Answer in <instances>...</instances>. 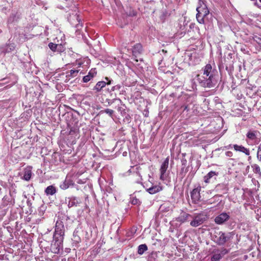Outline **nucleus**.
I'll return each mask as SVG.
<instances>
[{
	"instance_id": "1",
	"label": "nucleus",
	"mask_w": 261,
	"mask_h": 261,
	"mask_svg": "<svg viewBox=\"0 0 261 261\" xmlns=\"http://www.w3.org/2000/svg\"><path fill=\"white\" fill-rule=\"evenodd\" d=\"M201 70L202 72L196 74L194 80L198 82H214L218 80V72L215 66L213 67L211 64H207Z\"/></svg>"
},
{
	"instance_id": "2",
	"label": "nucleus",
	"mask_w": 261,
	"mask_h": 261,
	"mask_svg": "<svg viewBox=\"0 0 261 261\" xmlns=\"http://www.w3.org/2000/svg\"><path fill=\"white\" fill-rule=\"evenodd\" d=\"M196 19L198 22L201 24L205 23V19L210 13L209 10L206 4V2L203 0H199L198 6L196 8Z\"/></svg>"
},
{
	"instance_id": "3",
	"label": "nucleus",
	"mask_w": 261,
	"mask_h": 261,
	"mask_svg": "<svg viewBox=\"0 0 261 261\" xmlns=\"http://www.w3.org/2000/svg\"><path fill=\"white\" fill-rule=\"evenodd\" d=\"M214 241L219 245H224L229 238L227 237L225 233L221 231H216L213 237Z\"/></svg>"
},
{
	"instance_id": "4",
	"label": "nucleus",
	"mask_w": 261,
	"mask_h": 261,
	"mask_svg": "<svg viewBox=\"0 0 261 261\" xmlns=\"http://www.w3.org/2000/svg\"><path fill=\"white\" fill-rule=\"evenodd\" d=\"M193 219L190 222V225L193 227H197L207 219V216L203 213H199L194 217H192Z\"/></svg>"
},
{
	"instance_id": "5",
	"label": "nucleus",
	"mask_w": 261,
	"mask_h": 261,
	"mask_svg": "<svg viewBox=\"0 0 261 261\" xmlns=\"http://www.w3.org/2000/svg\"><path fill=\"white\" fill-rule=\"evenodd\" d=\"M143 47L140 43H137L132 48L133 56L135 58V60L138 61H142V59L140 58V55L143 53Z\"/></svg>"
},
{
	"instance_id": "6",
	"label": "nucleus",
	"mask_w": 261,
	"mask_h": 261,
	"mask_svg": "<svg viewBox=\"0 0 261 261\" xmlns=\"http://www.w3.org/2000/svg\"><path fill=\"white\" fill-rule=\"evenodd\" d=\"M169 157L168 156L165 159L163 163L161 166V168L160 169V179L161 180L164 181L165 179V174L169 166Z\"/></svg>"
},
{
	"instance_id": "7",
	"label": "nucleus",
	"mask_w": 261,
	"mask_h": 261,
	"mask_svg": "<svg viewBox=\"0 0 261 261\" xmlns=\"http://www.w3.org/2000/svg\"><path fill=\"white\" fill-rule=\"evenodd\" d=\"M201 191V187L199 186L194 189L191 193V197L192 202L194 203H197L200 201L201 198L200 192Z\"/></svg>"
},
{
	"instance_id": "8",
	"label": "nucleus",
	"mask_w": 261,
	"mask_h": 261,
	"mask_svg": "<svg viewBox=\"0 0 261 261\" xmlns=\"http://www.w3.org/2000/svg\"><path fill=\"white\" fill-rule=\"evenodd\" d=\"M69 20L73 26L76 28L77 30H79L82 27V23L81 22V19L78 15H74L73 16H71L69 18Z\"/></svg>"
},
{
	"instance_id": "9",
	"label": "nucleus",
	"mask_w": 261,
	"mask_h": 261,
	"mask_svg": "<svg viewBox=\"0 0 261 261\" xmlns=\"http://www.w3.org/2000/svg\"><path fill=\"white\" fill-rule=\"evenodd\" d=\"M229 218V216L226 213H222L215 219V222L217 224H222Z\"/></svg>"
},
{
	"instance_id": "10",
	"label": "nucleus",
	"mask_w": 261,
	"mask_h": 261,
	"mask_svg": "<svg viewBox=\"0 0 261 261\" xmlns=\"http://www.w3.org/2000/svg\"><path fill=\"white\" fill-rule=\"evenodd\" d=\"M234 150L236 151H239L240 152L244 153L246 155H250V150L249 148L245 147L242 145L234 144L233 145Z\"/></svg>"
},
{
	"instance_id": "11",
	"label": "nucleus",
	"mask_w": 261,
	"mask_h": 261,
	"mask_svg": "<svg viewBox=\"0 0 261 261\" xmlns=\"http://www.w3.org/2000/svg\"><path fill=\"white\" fill-rule=\"evenodd\" d=\"M32 168L30 166H28L24 169L23 175L22 177L23 179L26 181L30 180L32 175Z\"/></svg>"
},
{
	"instance_id": "12",
	"label": "nucleus",
	"mask_w": 261,
	"mask_h": 261,
	"mask_svg": "<svg viewBox=\"0 0 261 261\" xmlns=\"http://www.w3.org/2000/svg\"><path fill=\"white\" fill-rule=\"evenodd\" d=\"M163 187L159 184L158 185L152 186L147 189L146 191L150 194H156L163 190Z\"/></svg>"
},
{
	"instance_id": "13",
	"label": "nucleus",
	"mask_w": 261,
	"mask_h": 261,
	"mask_svg": "<svg viewBox=\"0 0 261 261\" xmlns=\"http://www.w3.org/2000/svg\"><path fill=\"white\" fill-rule=\"evenodd\" d=\"M74 184V182L72 179L66 178L65 180L60 184V188L61 189L65 190L69 188L70 186H73Z\"/></svg>"
},
{
	"instance_id": "14",
	"label": "nucleus",
	"mask_w": 261,
	"mask_h": 261,
	"mask_svg": "<svg viewBox=\"0 0 261 261\" xmlns=\"http://www.w3.org/2000/svg\"><path fill=\"white\" fill-rule=\"evenodd\" d=\"M97 74V71L95 68H92L91 69L89 73L88 74L84 76L83 77V82H89L91 80L93 79Z\"/></svg>"
},
{
	"instance_id": "15",
	"label": "nucleus",
	"mask_w": 261,
	"mask_h": 261,
	"mask_svg": "<svg viewBox=\"0 0 261 261\" xmlns=\"http://www.w3.org/2000/svg\"><path fill=\"white\" fill-rule=\"evenodd\" d=\"M81 202L82 201L80 199L75 197H71L69 198L68 206L69 207L76 206Z\"/></svg>"
},
{
	"instance_id": "16",
	"label": "nucleus",
	"mask_w": 261,
	"mask_h": 261,
	"mask_svg": "<svg viewBox=\"0 0 261 261\" xmlns=\"http://www.w3.org/2000/svg\"><path fill=\"white\" fill-rule=\"evenodd\" d=\"M62 243L54 242L51 244L50 251L52 253L58 254L60 252V246Z\"/></svg>"
},
{
	"instance_id": "17",
	"label": "nucleus",
	"mask_w": 261,
	"mask_h": 261,
	"mask_svg": "<svg viewBox=\"0 0 261 261\" xmlns=\"http://www.w3.org/2000/svg\"><path fill=\"white\" fill-rule=\"evenodd\" d=\"M190 217L191 218L192 216L186 212H182L178 217L177 220L180 223H184L188 221Z\"/></svg>"
},
{
	"instance_id": "18",
	"label": "nucleus",
	"mask_w": 261,
	"mask_h": 261,
	"mask_svg": "<svg viewBox=\"0 0 261 261\" xmlns=\"http://www.w3.org/2000/svg\"><path fill=\"white\" fill-rule=\"evenodd\" d=\"M258 134H259V132L257 130H249L246 134V137L250 140L255 141Z\"/></svg>"
},
{
	"instance_id": "19",
	"label": "nucleus",
	"mask_w": 261,
	"mask_h": 261,
	"mask_svg": "<svg viewBox=\"0 0 261 261\" xmlns=\"http://www.w3.org/2000/svg\"><path fill=\"white\" fill-rule=\"evenodd\" d=\"M213 253L214 254L211 257V261H218L222 258V255L219 250H215L213 251Z\"/></svg>"
},
{
	"instance_id": "20",
	"label": "nucleus",
	"mask_w": 261,
	"mask_h": 261,
	"mask_svg": "<svg viewBox=\"0 0 261 261\" xmlns=\"http://www.w3.org/2000/svg\"><path fill=\"white\" fill-rule=\"evenodd\" d=\"M218 175V172L211 171L209 172L206 175L204 176V181L205 183H209L210 179L212 178L214 176Z\"/></svg>"
},
{
	"instance_id": "21",
	"label": "nucleus",
	"mask_w": 261,
	"mask_h": 261,
	"mask_svg": "<svg viewBox=\"0 0 261 261\" xmlns=\"http://www.w3.org/2000/svg\"><path fill=\"white\" fill-rule=\"evenodd\" d=\"M56 192V188L52 185L48 186L45 190V193L47 195H53Z\"/></svg>"
},
{
	"instance_id": "22",
	"label": "nucleus",
	"mask_w": 261,
	"mask_h": 261,
	"mask_svg": "<svg viewBox=\"0 0 261 261\" xmlns=\"http://www.w3.org/2000/svg\"><path fill=\"white\" fill-rule=\"evenodd\" d=\"M64 235L60 234L59 233L55 232L54 234V240L56 242L62 243L63 242Z\"/></svg>"
},
{
	"instance_id": "23",
	"label": "nucleus",
	"mask_w": 261,
	"mask_h": 261,
	"mask_svg": "<svg viewBox=\"0 0 261 261\" xmlns=\"http://www.w3.org/2000/svg\"><path fill=\"white\" fill-rule=\"evenodd\" d=\"M148 248L146 244H141L138 246V253L142 255L147 250Z\"/></svg>"
},
{
	"instance_id": "24",
	"label": "nucleus",
	"mask_w": 261,
	"mask_h": 261,
	"mask_svg": "<svg viewBox=\"0 0 261 261\" xmlns=\"http://www.w3.org/2000/svg\"><path fill=\"white\" fill-rule=\"evenodd\" d=\"M111 83H97V84L94 88V90L99 91L102 88L105 86L106 84L110 85Z\"/></svg>"
},
{
	"instance_id": "25",
	"label": "nucleus",
	"mask_w": 261,
	"mask_h": 261,
	"mask_svg": "<svg viewBox=\"0 0 261 261\" xmlns=\"http://www.w3.org/2000/svg\"><path fill=\"white\" fill-rule=\"evenodd\" d=\"M57 229H64L63 222L61 220H57L56 223V228Z\"/></svg>"
},
{
	"instance_id": "26",
	"label": "nucleus",
	"mask_w": 261,
	"mask_h": 261,
	"mask_svg": "<svg viewBox=\"0 0 261 261\" xmlns=\"http://www.w3.org/2000/svg\"><path fill=\"white\" fill-rule=\"evenodd\" d=\"M253 172L255 173H261L259 166L257 164H254L252 166Z\"/></svg>"
},
{
	"instance_id": "27",
	"label": "nucleus",
	"mask_w": 261,
	"mask_h": 261,
	"mask_svg": "<svg viewBox=\"0 0 261 261\" xmlns=\"http://www.w3.org/2000/svg\"><path fill=\"white\" fill-rule=\"evenodd\" d=\"M79 71V70H73V69L70 70L69 71L70 74H68V73H67L66 76H71L72 77L75 76L77 74Z\"/></svg>"
},
{
	"instance_id": "28",
	"label": "nucleus",
	"mask_w": 261,
	"mask_h": 261,
	"mask_svg": "<svg viewBox=\"0 0 261 261\" xmlns=\"http://www.w3.org/2000/svg\"><path fill=\"white\" fill-rule=\"evenodd\" d=\"M65 48L62 44H57L56 51L59 53H63L65 51Z\"/></svg>"
},
{
	"instance_id": "29",
	"label": "nucleus",
	"mask_w": 261,
	"mask_h": 261,
	"mask_svg": "<svg viewBox=\"0 0 261 261\" xmlns=\"http://www.w3.org/2000/svg\"><path fill=\"white\" fill-rule=\"evenodd\" d=\"M49 48L53 51H56L57 44L50 42L48 44Z\"/></svg>"
},
{
	"instance_id": "30",
	"label": "nucleus",
	"mask_w": 261,
	"mask_h": 261,
	"mask_svg": "<svg viewBox=\"0 0 261 261\" xmlns=\"http://www.w3.org/2000/svg\"><path fill=\"white\" fill-rule=\"evenodd\" d=\"M225 69L228 71V72H231V71L233 70V67L231 63H230L229 65L226 64H225Z\"/></svg>"
},
{
	"instance_id": "31",
	"label": "nucleus",
	"mask_w": 261,
	"mask_h": 261,
	"mask_svg": "<svg viewBox=\"0 0 261 261\" xmlns=\"http://www.w3.org/2000/svg\"><path fill=\"white\" fill-rule=\"evenodd\" d=\"M201 86L204 87L211 88L214 86V83H201Z\"/></svg>"
},
{
	"instance_id": "32",
	"label": "nucleus",
	"mask_w": 261,
	"mask_h": 261,
	"mask_svg": "<svg viewBox=\"0 0 261 261\" xmlns=\"http://www.w3.org/2000/svg\"><path fill=\"white\" fill-rule=\"evenodd\" d=\"M103 112L108 114L111 117H112L113 114L114 113V111L109 109H106L103 110Z\"/></svg>"
},
{
	"instance_id": "33",
	"label": "nucleus",
	"mask_w": 261,
	"mask_h": 261,
	"mask_svg": "<svg viewBox=\"0 0 261 261\" xmlns=\"http://www.w3.org/2000/svg\"><path fill=\"white\" fill-rule=\"evenodd\" d=\"M55 232L59 233V234H61L64 236L65 229H57V228H55Z\"/></svg>"
},
{
	"instance_id": "34",
	"label": "nucleus",
	"mask_w": 261,
	"mask_h": 261,
	"mask_svg": "<svg viewBox=\"0 0 261 261\" xmlns=\"http://www.w3.org/2000/svg\"><path fill=\"white\" fill-rule=\"evenodd\" d=\"M220 252L221 253L222 256L227 253H228V251L226 248H222L221 250H220Z\"/></svg>"
},
{
	"instance_id": "35",
	"label": "nucleus",
	"mask_w": 261,
	"mask_h": 261,
	"mask_svg": "<svg viewBox=\"0 0 261 261\" xmlns=\"http://www.w3.org/2000/svg\"><path fill=\"white\" fill-rule=\"evenodd\" d=\"M225 155L228 157H231L233 155V153L231 151H227L225 152Z\"/></svg>"
},
{
	"instance_id": "36",
	"label": "nucleus",
	"mask_w": 261,
	"mask_h": 261,
	"mask_svg": "<svg viewBox=\"0 0 261 261\" xmlns=\"http://www.w3.org/2000/svg\"><path fill=\"white\" fill-rule=\"evenodd\" d=\"M256 87L255 86L254 88H255ZM246 88L247 89H251V90H253V88H254V86H252L251 84H249V83H248V86H247Z\"/></svg>"
},
{
	"instance_id": "37",
	"label": "nucleus",
	"mask_w": 261,
	"mask_h": 261,
	"mask_svg": "<svg viewBox=\"0 0 261 261\" xmlns=\"http://www.w3.org/2000/svg\"><path fill=\"white\" fill-rule=\"evenodd\" d=\"M116 61V59L113 58H111V57H110L108 59V61L109 62H111V63H113V62L115 61Z\"/></svg>"
},
{
	"instance_id": "38",
	"label": "nucleus",
	"mask_w": 261,
	"mask_h": 261,
	"mask_svg": "<svg viewBox=\"0 0 261 261\" xmlns=\"http://www.w3.org/2000/svg\"><path fill=\"white\" fill-rule=\"evenodd\" d=\"M257 158L258 160L261 161V153H260L259 152H257Z\"/></svg>"
},
{
	"instance_id": "39",
	"label": "nucleus",
	"mask_w": 261,
	"mask_h": 261,
	"mask_svg": "<svg viewBox=\"0 0 261 261\" xmlns=\"http://www.w3.org/2000/svg\"><path fill=\"white\" fill-rule=\"evenodd\" d=\"M257 152H260L261 153V144L259 145L257 149Z\"/></svg>"
},
{
	"instance_id": "40",
	"label": "nucleus",
	"mask_w": 261,
	"mask_h": 261,
	"mask_svg": "<svg viewBox=\"0 0 261 261\" xmlns=\"http://www.w3.org/2000/svg\"><path fill=\"white\" fill-rule=\"evenodd\" d=\"M254 5L255 6H257L258 7H259L256 0H255V2L254 3Z\"/></svg>"
},
{
	"instance_id": "41",
	"label": "nucleus",
	"mask_w": 261,
	"mask_h": 261,
	"mask_svg": "<svg viewBox=\"0 0 261 261\" xmlns=\"http://www.w3.org/2000/svg\"><path fill=\"white\" fill-rule=\"evenodd\" d=\"M223 66V65H220L219 66V70H220V71H221V68H222V67Z\"/></svg>"
},
{
	"instance_id": "42",
	"label": "nucleus",
	"mask_w": 261,
	"mask_h": 261,
	"mask_svg": "<svg viewBox=\"0 0 261 261\" xmlns=\"http://www.w3.org/2000/svg\"><path fill=\"white\" fill-rule=\"evenodd\" d=\"M186 162H187L186 160H182V164L184 165Z\"/></svg>"
},
{
	"instance_id": "43",
	"label": "nucleus",
	"mask_w": 261,
	"mask_h": 261,
	"mask_svg": "<svg viewBox=\"0 0 261 261\" xmlns=\"http://www.w3.org/2000/svg\"><path fill=\"white\" fill-rule=\"evenodd\" d=\"M106 80H107L108 81V82H111L110 80H109V79L107 77H106Z\"/></svg>"
},
{
	"instance_id": "44",
	"label": "nucleus",
	"mask_w": 261,
	"mask_h": 261,
	"mask_svg": "<svg viewBox=\"0 0 261 261\" xmlns=\"http://www.w3.org/2000/svg\"><path fill=\"white\" fill-rule=\"evenodd\" d=\"M187 108H188V106H185V108H184V110H186V109H187Z\"/></svg>"
},
{
	"instance_id": "45",
	"label": "nucleus",
	"mask_w": 261,
	"mask_h": 261,
	"mask_svg": "<svg viewBox=\"0 0 261 261\" xmlns=\"http://www.w3.org/2000/svg\"><path fill=\"white\" fill-rule=\"evenodd\" d=\"M120 108H121L118 107V108H117V110H118V111H120Z\"/></svg>"
},
{
	"instance_id": "46",
	"label": "nucleus",
	"mask_w": 261,
	"mask_h": 261,
	"mask_svg": "<svg viewBox=\"0 0 261 261\" xmlns=\"http://www.w3.org/2000/svg\"><path fill=\"white\" fill-rule=\"evenodd\" d=\"M166 73H170V74H172V73H171V72H169V71H167Z\"/></svg>"
},
{
	"instance_id": "47",
	"label": "nucleus",
	"mask_w": 261,
	"mask_h": 261,
	"mask_svg": "<svg viewBox=\"0 0 261 261\" xmlns=\"http://www.w3.org/2000/svg\"><path fill=\"white\" fill-rule=\"evenodd\" d=\"M159 69H160L161 70H162V69L161 68V67H159Z\"/></svg>"
},
{
	"instance_id": "48",
	"label": "nucleus",
	"mask_w": 261,
	"mask_h": 261,
	"mask_svg": "<svg viewBox=\"0 0 261 261\" xmlns=\"http://www.w3.org/2000/svg\"><path fill=\"white\" fill-rule=\"evenodd\" d=\"M159 69H160L161 70H162V69L161 68V67H159Z\"/></svg>"
},
{
	"instance_id": "49",
	"label": "nucleus",
	"mask_w": 261,
	"mask_h": 261,
	"mask_svg": "<svg viewBox=\"0 0 261 261\" xmlns=\"http://www.w3.org/2000/svg\"><path fill=\"white\" fill-rule=\"evenodd\" d=\"M159 69H160L161 70H162V69L161 68V67H159Z\"/></svg>"
},
{
	"instance_id": "50",
	"label": "nucleus",
	"mask_w": 261,
	"mask_h": 261,
	"mask_svg": "<svg viewBox=\"0 0 261 261\" xmlns=\"http://www.w3.org/2000/svg\"><path fill=\"white\" fill-rule=\"evenodd\" d=\"M259 2L261 3V0H259Z\"/></svg>"
},
{
	"instance_id": "51",
	"label": "nucleus",
	"mask_w": 261,
	"mask_h": 261,
	"mask_svg": "<svg viewBox=\"0 0 261 261\" xmlns=\"http://www.w3.org/2000/svg\"><path fill=\"white\" fill-rule=\"evenodd\" d=\"M176 1H177V2H178V0H176Z\"/></svg>"
}]
</instances>
